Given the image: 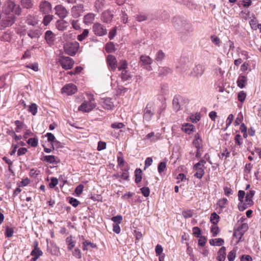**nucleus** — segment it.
<instances>
[{
  "label": "nucleus",
  "instance_id": "1",
  "mask_svg": "<svg viewBox=\"0 0 261 261\" xmlns=\"http://www.w3.org/2000/svg\"><path fill=\"white\" fill-rule=\"evenodd\" d=\"M3 11L6 14H10L11 12H13L15 14L19 15L21 13V8L19 6L16 5L13 1H9L5 3Z\"/></svg>",
  "mask_w": 261,
  "mask_h": 261
},
{
  "label": "nucleus",
  "instance_id": "2",
  "mask_svg": "<svg viewBox=\"0 0 261 261\" xmlns=\"http://www.w3.org/2000/svg\"><path fill=\"white\" fill-rule=\"evenodd\" d=\"M88 101H85L79 106L78 110L83 112H89L94 109L96 103L94 102V96L92 94L88 95Z\"/></svg>",
  "mask_w": 261,
  "mask_h": 261
},
{
  "label": "nucleus",
  "instance_id": "3",
  "mask_svg": "<svg viewBox=\"0 0 261 261\" xmlns=\"http://www.w3.org/2000/svg\"><path fill=\"white\" fill-rule=\"evenodd\" d=\"M80 47V44L77 41L66 43L64 46L65 52L71 56H74Z\"/></svg>",
  "mask_w": 261,
  "mask_h": 261
},
{
  "label": "nucleus",
  "instance_id": "4",
  "mask_svg": "<svg viewBox=\"0 0 261 261\" xmlns=\"http://www.w3.org/2000/svg\"><path fill=\"white\" fill-rule=\"evenodd\" d=\"M248 226L246 223H238V226L234 229L233 237L238 239L237 243L240 241L244 233L248 230Z\"/></svg>",
  "mask_w": 261,
  "mask_h": 261
},
{
  "label": "nucleus",
  "instance_id": "5",
  "mask_svg": "<svg viewBox=\"0 0 261 261\" xmlns=\"http://www.w3.org/2000/svg\"><path fill=\"white\" fill-rule=\"evenodd\" d=\"M206 162L204 160H201L198 163L194 165L193 169L195 171L194 176L201 179L204 174V165Z\"/></svg>",
  "mask_w": 261,
  "mask_h": 261
},
{
  "label": "nucleus",
  "instance_id": "6",
  "mask_svg": "<svg viewBox=\"0 0 261 261\" xmlns=\"http://www.w3.org/2000/svg\"><path fill=\"white\" fill-rule=\"evenodd\" d=\"M59 62L62 67L66 70L71 69L73 67L74 63L72 59L69 57H65L64 56L60 57Z\"/></svg>",
  "mask_w": 261,
  "mask_h": 261
},
{
  "label": "nucleus",
  "instance_id": "7",
  "mask_svg": "<svg viewBox=\"0 0 261 261\" xmlns=\"http://www.w3.org/2000/svg\"><path fill=\"white\" fill-rule=\"evenodd\" d=\"M92 29L94 34L99 36H103L107 33L106 29L99 23H95L93 25Z\"/></svg>",
  "mask_w": 261,
  "mask_h": 261
},
{
  "label": "nucleus",
  "instance_id": "8",
  "mask_svg": "<svg viewBox=\"0 0 261 261\" xmlns=\"http://www.w3.org/2000/svg\"><path fill=\"white\" fill-rule=\"evenodd\" d=\"M55 14L60 18H65L68 14V11L65 7L62 5H58L55 7Z\"/></svg>",
  "mask_w": 261,
  "mask_h": 261
},
{
  "label": "nucleus",
  "instance_id": "9",
  "mask_svg": "<svg viewBox=\"0 0 261 261\" xmlns=\"http://www.w3.org/2000/svg\"><path fill=\"white\" fill-rule=\"evenodd\" d=\"M204 71V67L203 65L198 64L196 65L191 72V76L198 78L203 74Z\"/></svg>",
  "mask_w": 261,
  "mask_h": 261
},
{
  "label": "nucleus",
  "instance_id": "10",
  "mask_svg": "<svg viewBox=\"0 0 261 261\" xmlns=\"http://www.w3.org/2000/svg\"><path fill=\"white\" fill-rule=\"evenodd\" d=\"M130 7V5L127 3L124 4L123 6L122 7L120 17L121 22L124 24H126L128 22V17L126 13V11H127Z\"/></svg>",
  "mask_w": 261,
  "mask_h": 261
},
{
  "label": "nucleus",
  "instance_id": "11",
  "mask_svg": "<svg viewBox=\"0 0 261 261\" xmlns=\"http://www.w3.org/2000/svg\"><path fill=\"white\" fill-rule=\"evenodd\" d=\"M84 11V7L82 4L77 5L73 6L71 10L72 16L74 18L80 17Z\"/></svg>",
  "mask_w": 261,
  "mask_h": 261
},
{
  "label": "nucleus",
  "instance_id": "12",
  "mask_svg": "<svg viewBox=\"0 0 261 261\" xmlns=\"http://www.w3.org/2000/svg\"><path fill=\"white\" fill-rule=\"evenodd\" d=\"M154 112L152 108L151 105L147 104L144 111L143 119L144 120L148 122L153 116Z\"/></svg>",
  "mask_w": 261,
  "mask_h": 261
},
{
  "label": "nucleus",
  "instance_id": "13",
  "mask_svg": "<svg viewBox=\"0 0 261 261\" xmlns=\"http://www.w3.org/2000/svg\"><path fill=\"white\" fill-rule=\"evenodd\" d=\"M114 17V12L110 10H107L102 12L101 19L106 23H110L111 22Z\"/></svg>",
  "mask_w": 261,
  "mask_h": 261
},
{
  "label": "nucleus",
  "instance_id": "14",
  "mask_svg": "<svg viewBox=\"0 0 261 261\" xmlns=\"http://www.w3.org/2000/svg\"><path fill=\"white\" fill-rule=\"evenodd\" d=\"M39 8L41 12L44 14L49 13L51 10V5L48 1H42L39 5Z\"/></svg>",
  "mask_w": 261,
  "mask_h": 261
},
{
  "label": "nucleus",
  "instance_id": "15",
  "mask_svg": "<svg viewBox=\"0 0 261 261\" xmlns=\"http://www.w3.org/2000/svg\"><path fill=\"white\" fill-rule=\"evenodd\" d=\"M76 91V87L73 84H67L62 88V92L69 95L74 94Z\"/></svg>",
  "mask_w": 261,
  "mask_h": 261
},
{
  "label": "nucleus",
  "instance_id": "16",
  "mask_svg": "<svg viewBox=\"0 0 261 261\" xmlns=\"http://www.w3.org/2000/svg\"><path fill=\"white\" fill-rule=\"evenodd\" d=\"M107 63L113 71L116 70L117 67V62L116 58L111 55L107 57Z\"/></svg>",
  "mask_w": 261,
  "mask_h": 261
},
{
  "label": "nucleus",
  "instance_id": "17",
  "mask_svg": "<svg viewBox=\"0 0 261 261\" xmlns=\"http://www.w3.org/2000/svg\"><path fill=\"white\" fill-rule=\"evenodd\" d=\"M69 25L68 23L63 20H58L56 22V28L60 31H64L66 30Z\"/></svg>",
  "mask_w": 261,
  "mask_h": 261
},
{
  "label": "nucleus",
  "instance_id": "18",
  "mask_svg": "<svg viewBox=\"0 0 261 261\" xmlns=\"http://www.w3.org/2000/svg\"><path fill=\"white\" fill-rule=\"evenodd\" d=\"M182 99L180 97H174L172 102L175 110L177 111L182 109Z\"/></svg>",
  "mask_w": 261,
  "mask_h": 261
},
{
  "label": "nucleus",
  "instance_id": "19",
  "mask_svg": "<svg viewBox=\"0 0 261 261\" xmlns=\"http://www.w3.org/2000/svg\"><path fill=\"white\" fill-rule=\"evenodd\" d=\"M55 38V36L51 31H47L45 34V39L47 43L49 44L53 43Z\"/></svg>",
  "mask_w": 261,
  "mask_h": 261
},
{
  "label": "nucleus",
  "instance_id": "20",
  "mask_svg": "<svg viewBox=\"0 0 261 261\" xmlns=\"http://www.w3.org/2000/svg\"><path fill=\"white\" fill-rule=\"evenodd\" d=\"M193 143L196 148L202 147V140L198 133L195 135Z\"/></svg>",
  "mask_w": 261,
  "mask_h": 261
},
{
  "label": "nucleus",
  "instance_id": "21",
  "mask_svg": "<svg viewBox=\"0 0 261 261\" xmlns=\"http://www.w3.org/2000/svg\"><path fill=\"white\" fill-rule=\"evenodd\" d=\"M181 129L183 132L188 134H190L194 132V126L190 123H185L182 125Z\"/></svg>",
  "mask_w": 261,
  "mask_h": 261
},
{
  "label": "nucleus",
  "instance_id": "22",
  "mask_svg": "<svg viewBox=\"0 0 261 261\" xmlns=\"http://www.w3.org/2000/svg\"><path fill=\"white\" fill-rule=\"evenodd\" d=\"M103 107L107 110H112L114 108L113 102L110 98H106L103 100Z\"/></svg>",
  "mask_w": 261,
  "mask_h": 261
},
{
  "label": "nucleus",
  "instance_id": "23",
  "mask_svg": "<svg viewBox=\"0 0 261 261\" xmlns=\"http://www.w3.org/2000/svg\"><path fill=\"white\" fill-rule=\"evenodd\" d=\"M191 63L184 59L183 61H181L180 64L178 66V68H180L181 71L186 72L189 69Z\"/></svg>",
  "mask_w": 261,
  "mask_h": 261
},
{
  "label": "nucleus",
  "instance_id": "24",
  "mask_svg": "<svg viewBox=\"0 0 261 261\" xmlns=\"http://www.w3.org/2000/svg\"><path fill=\"white\" fill-rule=\"evenodd\" d=\"M226 258V248L225 247H222L218 252V256L217 259L219 261H224Z\"/></svg>",
  "mask_w": 261,
  "mask_h": 261
},
{
  "label": "nucleus",
  "instance_id": "25",
  "mask_svg": "<svg viewBox=\"0 0 261 261\" xmlns=\"http://www.w3.org/2000/svg\"><path fill=\"white\" fill-rule=\"evenodd\" d=\"M247 82V77L243 75H240L238 80H237V84L238 87L241 88H243L245 87V84Z\"/></svg>",
  "mask_w": 261,
  "mask_h": 261
},
{
  "label": "nucleus",
  "instance_id": "26",
  "mask_svg": "<svg viewBox=\"0 0 261 261\" xmlns=\"http://www.w3.org/2000/svg\"><path fill=\"white\" fill-rule=\"evenodd\" d=\"M106 5L105 0H96L94 3V7L97 12L101 10Z\"/></svg>",
  "mask_w": 261,
  "mask_h": 261
},
{
  "label": "nucleus",
  "instance_id": "27",
  "mask_svg": "<svg viewBox=\"0 0 261 261\" xmlns=\"http://www.w3.org/2000/svg\"><path fill=\"white\" fill-rule=\"evenodd\" d=\"M255 192L254 191H250L247 194L245 197V201L247 204H250L252 205L253 203L252 198L254 195Z\"/></svg>",
  "mask_w": 261,
  "mask_h": 261
},
{
  "label": "nucleus",
  "instance_id": "28",
  "mask_svg": "<svg viewBox=\"0 0 261 261\" xmlns=\"http://www.w3.org/2000/svg\"><path fill=\"white\" fill-rule=\"evenodd\" d=\"M94 18L95 15L93 13H88L84 16V22L85 24L91 23L94 21Z\"/></svg>",
  "mask_w": 261,
  "mask_h": 261
},
{
  "label": "nucleus",
  "instance_id": "29",
  "mask_svg": "<svg viewBox=\"0 0 261 261\" xmlns=\"http://www.w3.org/2000/svg\"><path fill=\"white\" fill-rule=\"evenodd\" d=\"M31 254L34 256L33 259L36 260L42 254V252L36 246L34 249L32 251Z\"/></svg>",
  "mask_w": 261,
  "mask_h": 261
},
{
  "label": "nucleus",
  "instance_id": "30",
  "mask_svg": "<svg viewBox=\"0 0 261 261\" xmlns=\"http://www.w3.org/2000/svg\"><path fill=\"white\" fill-rule=\"evenodd\" d=\"M43 161L50 164H57L56 158L53 155H45L44 156Z\"/></svg>",
  "mask_w": 261,
  "mask_h": 261
},
{
  "label": "nucleus",
  "instance_id": "31",
  "mask_svg": "<svg viewBox=\"0 0 261 261\" xmlns=\"http://www.w3.org/2000/svg\"><path fill=\"white\" fill-rule=\"evenodd\" d=\"M132 77L130 72L127 70L123 71L121 73V77L122 81H126L129 80Z\"/></svg>",
  "mask_w": 261,
  "mask_h": 261
},
{
  "label": "nucleus",
  "instance_id": "32",
  "mask_svg": "<svg viewBox=\"0 0 261 261\" xmlns=\"http://www.w3.org/2000/svg\"><path fill=\"white\" fill-rule=\"evenodd\" d=\"M220 217L216 213H213L211 215L210 221L213 225H216L219 221Z\"/></svg>",
  "mask_w": 261,
  "mask_h": 261
},
{
  "label": "nucleus",
  "instance_id": "33",
  "mask_svg": "<svg viewBox=\"0 0 261 261\" xmlns=\"http://www.w3.org/2000/svg\"><path fill=\"white\" fill-rule=\"evenodd\" d=\"M88 35H89V30L88 29H85V30H84V31H83L82 34H81L80 35H79L77 36V39L79 41L82 42L88 36Z\"/></svg>",
  "mask_w": 261,
  "mask_h": 261
},
{
  "label": "nucleus",
  "instance_id": "34",
  "mask_svg": "<svg viewBox=\"0 0 261 261\" xmlns=\"http://www.w3.org/2000/svg\"><path fill=\"white\" fill-rule=\"evenodd\" d=\"M165 57V55L164 53L162 50H160L156 53L155 55V60L156 62H161L164 60Z\"/></svg>",
  "mask_w": 261,
  "mask_h": 261
},
{
  "label": "nucleus",
  "instance_id": "35",
  "mask_svg": "<svg viewBox=\"0 0 261 261\" xmlns=\"http://www.w3.org/2000/svg\"><path fill=\"white\" fill-rule=\"evenodd\" d=\"M127 63L126 60H121L119 63V65L118 66V70L119 71H125L126 70V68H127Z\"/></svg>",
  "mask_w": 261,
  "mask_h": 261
},
{
  "label": "nucleus",
  "instance_id": "36",
  "mask_svg": "<svg viewBox=\"0 0 261 261\" xmlns=\"http://www.w3.org/2000/svg\"><path fill=\"white\" fill-rule=\"evenodd\" d=\"M21 4L23 7L29 9L33 6V3L31 0H21Z\"/></svg>",
  "mask_w": 261,
  "mask_h": 261
},
{
  "label": "nucleus",
  "instance_id": "37",
  "mask_svg": "<svg viewBox=\"0 0 261 261\" xmlns=\"http://www.w3.org/2000/svg\"><path fill=\"white\" fill-rule=\"evenodd\" d=\"M142 171L140 169H137L135 170V181L136 183H139L142 179Z\"/></svg>",
  "mask_w": 261,
  "mask_h": 261
},
{
  "label": "nucleus",
  "instance_id": "38",
  "mask_svg": "<svg viewBox=\"0 0 261 261\" xmlns=\"http://www.w3.org/2000/svg\"><path fill=\"white\" fill-rule=\"evenodd\" d=\"M140 60L145 65L150 64L152 63L151 59L147 56H141Z\"/></svg>",
  "mask_w": 261,
  "mask_h": 261
},
{
  "label": "nucleus",
  "instance_id": "39",
  "mask_svg": "<svg viewBox=\"0 0 261 261\" xmlns=\"http://www.w3.org/2000/svg\"><path fill=\"white\" fill-rule=\"evenodd\" d=\"M237 250V248H234L230 252H229L227 256L229 261H233L234 260Z\"/></svg>",
  "mask_w": 261,
  "mask_h": 261
},
{
  "label": "nucleus",
  "instance_id": "40",
  "mask_svg": "<svg viewBox=\"0 0 261 261\" xmlns=\"http://www.w3.org/2000/svg\"><path fill=\"white\" fill-rule=\"evenodd\" d=\"M27 143L32 147H36L38 144V140L37 138H30Z\"/></svg>",
  "mask_w": 261,
  "mask_h": 261
},
{
  "label": "nucleus",
  "instance_id": "41",
  "mask_svg": "<svg viewBox=\"0 0 261 261\" xmlns=\"http://www.w3.org/2000/svg\"><path fill=\"white\" fill-rule=\"evenodd\" d=\"M66 243L68 245V249L71 250L75 246L74 242L72 241L71 237H67L66 239Z\"/></svg>",
  "mask_w": 261,
  "mask_h": 261
},
{
  "label": "nucleus",
  "instance_id": "42",
  "mask_svg": "<svg viewBox=\"0 0 261 261\" xmlns=\"http://www.w3.org/2000/svg\"><path fill=\"white\" fill-rule=\"evenodd\" d=\"M153 137H154V138H153L152 139V140L155 141V140H157L158 139H160V134H156V135H154V133L153 132H151L150 133H149L148 134H147L146 137H145V139H150Z\"/></svg>",
  "mask_w": 261,
  "mask_h": 261
},
{
  "label": "nucleus",
  "instance_id": "43",
  "mask_svg": "<svg viewBox=\"0 0 261 261\" xmlns=\"http://www.w3.org/2000/svg\"><path fill=\"white\" fill-rule=\"evenodd\" d=\"M28 36L32 39L37 38L40 36V33L37 31H31L28 33Z\"/></svg>",
  "mask_w": 261,
  "mask_h": 261
},
{
  "label": "nucleus",
  "instance_id": "44",
  "mask_svg": "<svg viewBox=\"0 0 261 261\" xmlns=\"http://www.w3.org/2000/svg\"><path fill=\"white\" fill-rule=\"evenodd\" d=\"M251 206L250 204H247L246 202L245 201H240L239 204H238V208L240 211H243L247 208H248L249 206Z\"/></svg>",
  "mask_w": 261,
  "mask_h": 261
},
{
  "label": "nucleus",
  "instance_id": "45",
  "mask_svg": "<svg viewBox=\"0 0 261 261\" xmlns=\"http://www.w3.org/2000/svg\"><path fill=\"white\" fill-rule=\"evenodd\" d=\"M115 176L117 177H121V178H122L123 180H128V177H129V174H128V172L127 170H124L122 173L121 175H119V174H118V175H115Z\"/></svg>",
  "mask_w": 261,
  "mask_h": 261
},
{
  "label": "nucleus",
  "instance_id": "46",
  "mask_svg": "<svg viewBox=\"0 0 261 261\" xmlns=\"http://www.w3.org/2000/svg\"><path fill=\"white\" fill-rule=\"evenodd\" d=\"M29 112L33 115L36 114L37 112V106L35 103H32L29 107Z\"/></svg>",
  "mask_w": 261,
  "mask_h": 261
},
{
  "label": "nucleus",
  "instance_id": "47",
  "mask_svg": "<svg viewBox=\"0 0 261 261\" xmlns=\"http://www.w3.org/2000/svg\"><path fill=\"white\" fill-rule=\"evenodd\" d=\"M122 217L121 215H117L111 218V220L117 224H120L122 222Z\"/></svg>",
  "mask_w": 261,
  "mask_h": 261
},
{
  "label": "nucleus",
  "instance_id": "48",
  "mask_svg": "<svg viewBox=\"0 0 261 261\" xmlns=\"http://www.w3.org/2000/svg\"><path fill=\"white\" fill-rule=\"evenodd\" d=\"M211 231L213 233V236H216L219 232V228L216 225H213L211 226Z\"/></svg>",
  "mask_w": 261,
  "mask_h": 261
},
{
  "label": "nucleus",
  "instance_id": "49",
  "mask_svg": "<svg viewBox=\"0 0 261 261\" xmlns=\"http://www.w3.org/2000/svg\"><path fill=\"white\" fill-rule=\"evenodd\" d=\"M227 199L225 198H223L218 200L217 204L222 208L225 207V205L227 202Z\"/></svg>",
  "mask_w": 261,
  "mask_h": 261
},
{
  "label": "nucleus",
  "instance_id": "50",
  "mask_svg": "<svg viewBox=\"0 0 261 261\" xmlns=\"http://www.w3.org/2000/svg\"><path fill=\"white\" fill-rule=\"evenodd\" d=\"M193 234L197 238L201 237V231L198 227H194L193 228Z\"/></svg>",
  "mask_w": 261,
  "mask_h": 261
},
{
  "label": "nucleus",
  "instance_id": "51",
  "mask_svg": "<svg viewBox=\"0 0 261 261\" xmlns=\"http://www.w3.org/2000/svg\"><path fill=\"white\" fill-rule=\"evenodd\" d=\"M211 41L214 44H215L217 46H220L221 42L220 39L217 36L215 35L212 36Z\"/></svg>",
  "mask_w": 261,
  "mask_h": 261
},
{
  "label": "nucleus",
  "instance_id": "52",
  "mask_svg": "<svg viewBox=\"0 0 261 261\" xmlns=\"http://www.w3.org/2000/svg\"><path fill=\"white\" fill-rule=\"evenodd\" d=\"M246 97V94L243 91H242L240 92L238 94V99L239 101L241 102H243Z\"/></svg>",
  "mask_w": 261,
  "mask_h": 261
},
{
  "label": "nucleus",
  "instance_id": "53",
  "mask_svg": "<svg viewBox=\"0 0 261 261\" xmlns=\"http://www.w3.org/2000/svg\"><path fill=\"white\" fill-rule=\"evenodd\" d=\"M171 71V70L169 68L167 67H162L159 70L160 73L163 75H165L169 73H170Z\"/></svg>",
  "mask_w": 261,
  "mask_h": 261
},
{
  "label": "nucleus",
  "instance_id": "54",
  "mask_svg": "<svg viewBox=\"0 0 261 261\" xmlns=\"http://www.w3.org/2000/svg\"><path fill=\"white\" fill-rule=\"evenodd\" d=\"M251 28L254 30H256L257 29L258 24L257 20L255 18L251 19L249 22Z\"/></svg>",
  "mask_w": 261,
  "mask_h": 261
},
{
  "label": "nucleus",
  "instance_id": "55",
  "mask_svg": "<svg viewBox=\"0 0 261 261\" xmlns=\"http://www.w3.org/2000/svg\"><path fill=\"white\" fill-rule=\"evenodd\" d=\"M124 126L123 123L121 122H115L111 124V127L114 129H120Z\"/></svg>",
  "mask_w": 261,
  "mask_h": 261
},
{
  "label": "nucleus",
  "instance_id": "56",
  "mask_svg": "<svg viewBox=\"0 0 261 261\" xmlns=\"http://www.w3.org/2000/svg\"><path fill=\"white\" fill-rule=\"evenodd\" d=\"M147 16L143 14H139L136 16V19L139 22L145 21L147 19Z\"/></svg>",
  "mask_w": 261,
  "mask_h": 261
},
{
  "label": "nucleus",
  "instance_id": "57",
  "mask_svg": "<svg viewBox=\"0 0 261 261\" xmlns=\"http://www.w3.org/2000/svg\"><path fill=\"white\" fill-rule=\"evenodd\" d=\"M71 23L72 28L74 30H78L80 29L81 27H80V25L79 20H71Z\"/></svg>",
  "mask_w": 261,
  "mask_h": 261
},
{
  "label": "nucleus",
  "instance_id": "58",
  "mask_svg": "<svg viewBox=\"0 0 261 261\" xmlns=\"http://www.w3.org/2000/svg\"><path fill=\"white\" fill-rule=\"evenodd\" d=\"M141 193L145 197H148L149 195L150 190L148 187H143L140 189Z\"/></svg>",
  "mask_w": 261,
  "mask_h": 261
},
{
  "label": "nucleus",
  "instance_id": "59",
  "mask_svg": "<svg viewBox=\"0 0 261 261\" xmlns=\"http://www.w3.org/2000/svg\"><path fill=\"white\" fill-rule=\"evenodd\" d=\"M14 233V230L11 227H7L6 230L5 236L7 238L11 237Z\"/></svg>",
  "mask_w": 261,
  "mask_h": 261
},
{
  "label": "nucleus",
  "instance_id": "60",
  "mask_svg": "<svg viewBox=\"0 0 261 261\" xmlns=\"http://www.w3.org/2000/svg\"><path fill=\"white\" fill-rule=\"evenodd\" d=\"M166 167V164L165 162H161L158 166V171L160 173H161L163 172Z\"/></svg>",
  "mask_w": 261,
  "mask_h": 261
},
{
  "label": "nucleus",
  "instance_id": "61",
  "mask_svg": "<svg viewBox=\"0 0 261 261\" xmlns=\"http://www.w3.org/2000/svg\"><path fill=\"white\" fill-rule=\"evenodd\" d=\"M58 184V180L56 177H53L51 179L50 182L49 184V186L50 188H54Z\"/></svg>",
  "mask_w": 261,
  "mask_h": 261
},
{
  "label": "nucleus",
  "instance_id": "62",
  "mask_svg": "<svg viewBox=\"0 0 261 261\" xmlns=\"http://www.w3.org/2000/svg\"><path fill=\"white\" fill-rule=\"evenodd\" d=\"M52 20V16L49 15H46L44 17L43 23L45 25H47Z\"/></svg>",
  "mask_w": 261,
  "mask_h": 261
},
{
  "label": "nucleus",
  "instance_id": "63",
  "mask_svg": "<svg viewBox=\"0 0 261 261\" xmlns=\"http://www.w3.org/2000/svg\"><path fill=\"white\" fill-rule=\"evenodd\" d=\"M73 255L77 258H81L82 257L81 252L78 248H75L72 252Z\"/></svg>",
  "mask_w": 261,
  "mask_h": 261
},
{
  "label": "nucleus",
  "instance_id": "64",
  "mask_svg": "<svg viewBox=\"0 0 261 261\" xmlns=\"http://www.w3.org/2000/svg\"><path fill=\"white\" fill-rule=\"evenodd\" d=\"M106 49L107 52H112L114 49V45L112 43H107L106 46Z\"/></svg>",
  "mask_w": 261,
  "mask_h": 261
}]
</instances>
